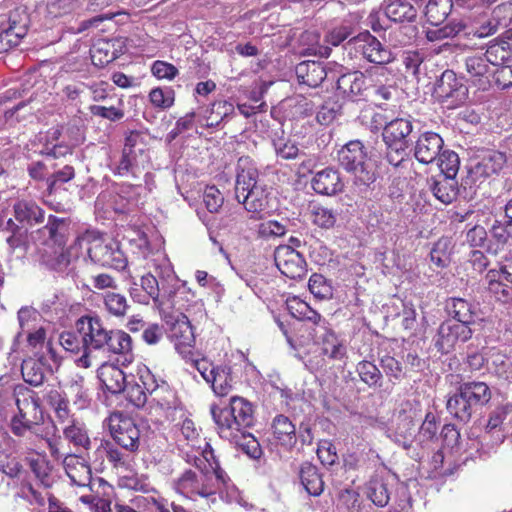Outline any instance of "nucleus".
Returning a JSON list of instances; mask_svg holds the SVG:
<instances>
[{
    "label": "nucleus",
    "mask_w": 512,
    "mask_h": 512,
    "mask_svg": "<svg viewBox=\"0 0 512 512\" xmlns=\"http://www.w3.org/2000/svg\"><path fill=\"white\" fill-rule=\"evenodd\" d=\"M76 329L82 336L83 344L78 363L84 368L108 362L112 356H127L132 352L130 335L123 330L106 329L98 316L80 317L76 321Z\"/></svg>",
    "instance_id": "nucleus-1"
},
{
    "label": "nucleus",
    "mask_w": 512,
    "mask_h": 512,
    "mask_svg": "<svg viewBox=\"0 0 512 512\" xmlns=\"http://www.w3.org/2000/svg\"><path fill=\"white\" fill-rule=\"evenodd\" d=\"M211 413L221 437L231 439H236L238 432L252 427L255 420L252 404L237 396L231 398L230 405L226 408L212 406Z\"/></svg>",
    "instance_id": "nucleus-2"
},
{
    "label": "nucleus",
    "mask_w": 512,
    "mask_h": 512,
    "mask_svg": "<svg viewBox=\"0 0 512 512\" xmlns=\"http://www.w3.org/2000/svg\"><path fill=\"white\" fill-rule=\"evenodd\" d=\"M16 407L18 413L11 420V430L16 436L34 431L43 422L40 399L35 391L25 385L16 386Z\"/></svg>",
    "instance_id": "nucleus-3"
},
{
    "label": "nucleus",
    "mask_w": 512,
    "mask_h": 512,
    "mask_svg": "<svg viewBox=\"0 0 512 512\" xmlns=\"http://www.w3.org/2000/svg\"><path fill=\"white\" fill-rule=\"evenodd\" d=\"M81 240L88 245L87 254L93 263L119 271L127 267V258L117 241L96 232L86 233Z\"/></svg>",
    "instance_id": "nucleus-4"
},
{
    "label": "nucleus",
    "mask_w": 512,
    "mask_h": 512,
    "mask_svg": "<svg viewBox=\"0 0 512 512\" xmlns=\"http://www.w3.org/2000/svg\"><path fill=\"white\" fill-rule=\"evenodd\" d=\"M168 308L169 305L159 311L166 327L167 336L174 344L175 350L183 358H187L192 354V348L195 344L191 323L182 312L178 310L168 311Z\"/></svg>",
    "instance_id": "nucleus-5"
},
{
    "label": "nucleus",
    "mask_w": 512,
    "mask_h": 512,
    "mask_svg": "<svg viewBox=\"0 0 512 512\" xmlns=\"http://www.w3.org/2000/svg\"><path fill=\"white\" fill-rule=\"evenodd\" d=\"M339 163L347 172L354 174L356 180L363 185L375 181V174L367 163L364 145L359 140L348 142L339 151Z\"/></svg>",
    "instance_id": "nucleus-6"
},
{
    "label": "nucleus",
    "mask_w": 512,
    "mask_h": 512,
    "mask_svg": "<svg viewBox=\"0 0 512 512\" xmlns=\"http://www.w3.org/2000/svg\"><path fill=\"white\" fill-rule=\"evenodd\" d=\"M387 69L382 67H370L365 72L352 71L341 75L337 80V90L346 98L355 100L363 96L372 82L379 77H385Z\"/></svg>",
    "instance_id": "nucleus-7"
},
{
    "label": "nucleus",
    "mask_w": 512,
    "mask_h": 512,
    "mask_svg": "<svg viewBox=\"0 0 512 512\" xmlns=\"http://www.w3.org/2000/svg\"><path fill=\"white\" fill-rule=\"evenodd\" d=\"M502 51L501 61L504 62L509 58V52L504 44H495L488 47L486 53L482 56H470L465 59V70L468 80L472 81L480 89H486L490 83V66L489 63L495 64L493 56L497 52Z\"/></svg>",
    "instance_id": "nucleus-8"
},
{
    "label": "nucleus",
    "mask_w": 512,
    "mask_h": 512,
    "mask_svg": "<svg viewBox=\"0 0 512 512\" xmlns=\"http://www.w3.org/2000/svg\"><path fill=\"white\" fill-rule=\"evenodd\" d=\"M109 431L116 444L135 452L140 443V430L134 420L123 413H112L108 419Z\"/></svg>",
    "instance_id": "nucleus-9"
},
{
    "label": "nucleus",
    "mask_w": 512,
    "mask_h": 512,
    "mask_svg": "<svg viewBox=\"0 0 512 512\" xmlns=\"http://www.w3.org/2000/svg\"><path fill=\"white\" fill-rule=\"evenodd\" d=\"M195 367L217 396L225 397L232 391L234 378L230 366H216L206 359H201L195 361Z\"/></svg>",
    "instance_id": "nucleus-10"
},
{
    "label": "nucleus",
    "mask_w": 512,
    "mask_h": 512,
    "mask_svg": "<svg viewBox=\"0 0 512 512\" xmlns=\"http://www.w3.org/2000/svg\"><path fill=\"white\" fill-rule=\"evenodd\" d=\"M467 88L452 70H445L434 87L435 97L447 107L453 108L464 102Z\"/></svg>",
    "instance_id": "nucleus-11"
},
{
    "label": "nucleus",
    "mask_w": 512,
    "mask_h": 512,
    "mask_svg": "<svg viewBox=\"0 0 512 512\" xmlns=\"http://www.w3.org/2000/svg\"><path fill=\"white\" fill-rule=\"evenodd\" d=\"M274 260L279 271L288 278L302 279L306 275L302 254L290 245H279L274 251Z\"/></svg>",
    "instance_id": "nucleus-12"
},
{
    "label": "nucleus",
    "mask_w": 512,
    "mask_h": 512,
    "mask_svg": "<svg viewBox=\"0 0 512 512\" xmlns=\"http://www.w3.org/2000/svg\"><path fill=\"white\" fill-rule=\"evenodd\" d=\"M471 337L472 330L469 326L445 321L439 326L434 342L438 351L448 353L457 342H466Z\"/></svg>",
    "instance_id": "nucleus-13"
},
{
    "label": "nucleus",
    "mask_w": 512,
    "mask_h": 512,
    "mask_svg": "<svg viewBox=\"0 0 512 512\" xmlns=\"http://www.w3.org/2000/svg\"><path fill=\"white\" fill-rule=\"evenodd\" d=\"M358 51L367 61L382 67L394 61V54L373 35L365 33L357 38Z\"/></svg>",
    "instance_id": "nucleus-14"
},
{
    "label": "nucleus",
    "mask_w": 512,
    "mask_h": 512,
    "mask_svg": "<svg viewBox=\"0 0 512 512\" xmlns=\"http://www.w3.org/2000/svg\"><path fill=\"white\" fill-rule=\"evenodd\" d=\"M52 367L44 354H35L25 359L21 365V373L24 381L31 386H41L48 374H51Z\"/></svg>",
    "instance_id": "nucleus-15"
},
{
    "label": "nucleus",
    "mask_w": 512,
    "mask_h": 512,
    "mask_svg": "<svg viewBox=\"0 0 512 512\" xmlns=\"http://www.w3.org/2000/svg\"><path fill=\"white\" fill-rule=\"evenodd\" d=\"M140 285L159 311L168 306L176 293L174 285H166L163 282L161 284L152 274H144L140 279Z\"/></svg>",
    "instance_id": "nucleus-16"
},
{
    "label": "nucleus",
    "mask_w": 512,
    "mask_h": 512,
    "mask_svg": "<svg viewBox=\"0 0 512 512\" xmlns=\"http://www.w3.org/2000/svg\"><path fill=\"white\" fill-rule=\"evenodd\" d=\"M444 145L441 136L435 132H424L414 145V156L422 164L434 162Z\"/></svg>",
    "instance_id": "nucleus-17"
},
{
    "label": "nucleus",
    "mask_w": 512,
    "mask_h": 512,
    "mask_svg": "<svg viewBox=\"0 0 512 512\" xmlns=\"http://www.w3.org/2000/svg\"><path fill=\"white\" fill-rule=\"evenodd\" d=\"M506 155L499 151H487L469 168L474 181L498 174L506 164Z\"/></svg>",
    "instance_id": "nucleus-18"
},
{
    "label": "nucleus",
    "mask_w": 512,
    "mask_h": 512,
    "mask_svg": "<svg viewBox=\"0 0 512 512\" xmlns=\"http://www.w3.org/2000/svg\"><path fill=\"white\" fill-rule=\"evenodd\" d=\"M413 131L410 118H395L385 124L382 139L385 144H396L410 147L409 135Z\"/></svg>",
    "instance_id": "nucleus-19"
},
{
    "label": "nucleus",
    "mask_w": 512,
    "mask_h": 512,
    "mask_svg": "<svg viewBox=\"0 0 512 512\" xmlns=\"http://www.w3.org/2000/svg\"><path fill=\"white\" fill-rule=\"evenodd\" d=\"M258 170L249 157H241L237 163V175L235 184V197L240 200V194L247 192L258 184Z\"/></svg>",
    "instance_id": "nucleus-20"
},
{
    "label": "nucleus",
    "mask_w": 512,
    "mask_h": 512,
    "mask_svg": "<svg viewBox=\"0 0 512 512\" xmlns=\"http://www.w3.org/2000/svg\"><path fill=\"white\" fill-rule=\"evenodd\" d=\"M311 184L314 191L322 195H335L343 189L339 172L332 168L318 171L312 178Z\"/></svg>",
    "instance_id": "nucleus-21"
},
{
    "label": "nucleus",
    "mask_w": 512,
    "mask_h": 512,
    "mask_svg": "<svg viewBox=\"0 0 512 512\" xmlns=\"http://www.w3.org/2000/svg\"><path fill=\"white\" fill-rule=\"evenodd\" d=\"M98 377L104 387L112 394L124 392L127 379L124 372L114 364L103 362L99 364Z\"/></svg>",
    "instance_id": "nucleus-22"
},
{
    "label": "nucleus",
    "mask_w": 512,
    "mask_h": 512,
    "mask_svg": "<svg viewBox=\"0 0 512 512\" xmlns=\"http://www.w3.org/2000/svg\"><path fill=\"white\" fill-rule=\"evenodd\" d=\"M199 455L186 453V462L199 468L201 470L200 480V494L201 497H209L214 495L220 488L219 485L211 475L210 470L206 469V462L209 460L205 457L202 458V452H198Z\"/></svg>",
    "instance_id": "nucleus-23"
},
{
    "label": "nucleus",
    "mask_w": 512,
    "mask_h": 512,
    "mask_svg": "<svg viewBox=\"0 0 512 512\" xmlns=\"http://www.w3.org/2000/svg\"><path fill=\"white\" fill-rule=\"evenodd\" d=\"M295 72L299 83L311 88L318 87L327 76L324 66L315 61L299 63L295 68Z\"/></svg>",
    "instance_id": "nucleus-24"
},
{
    "label": "nucleus",
    "mask_w": 512,
    "mask_h": 512,
    "mask_svg": "<svg viewBox=\"0 0 512 512\" xmlns=\"http://www.w3.org/2000/svg\"><path fill=\"white\" fill-rule=\"evenodd\" d=\"M429 189L437 200L443 204L452 203L459 193L458 182L455 178L440 176L429 180Z\"/></svg>",
    "instance_id": "nucleus-25"
},
{
    "label": "nucleus",
    "mask_w": 512,
    "mask_h": 512,
    "mask_svg": "<svg viewBox=\"0 0 512 512\" xmlns=\"http://www.w3.org/2000/svg\"><path fill=\"white\" fill-rule=\"evenodd\" d=\"M385 15L394 22H415L417 9L407 0H389L384 4Z\"/></svg>",
    "instance_id": "nucleus-26"
},
{
    "label": "nucleus",
    "mask_w": 512,
    "mask_h": 512,
    "mask_svg": "<svg viewBox=\"0 0 512 512\" xmlns=\"http://www.w3.org/2000/svg\"><path fill=\"white\" fill-rule=\"evenodd\" d=\"M274 439L282 446L292 449L297 442L296 428L285 415H277L272 422Z\"/></svg>",
    "instance_id": "nucleus-27"
},
{
    "label": "nucleus",
    "mask_w": 512,
    "mask_h": 512,
    "mask_svg": "<svg viewBox=\"0 0 512 512\" xmlns=\"http://www.w3.org/2000/svg\"><path fill=\"white\" fill-rule=\"evenodd\" d=\"M459 388L467 401L471 403V407L475 413L491 399L490 388L484 382H466L461 384Z\"/></svg>",
    "instance_id": "nucleus-28"
},
{
    "label": "nucleus",
    "mask_w": 512,
    "mask_h": 512,
    "mask_svg": "<svg viewBox=\"0 0 512 512\" xmlns=\"http://www.w3.org/2000/svg\"><path fill=\"white\" fill-rule=\"evenodd\" d=\"M66 473L70 480L78 486H86L91 480V469L84 460L75 455H69L64 459Z\"/></svg>",
    "instance_id": "nucleus-29"
},
{
    "label": "nucleus",
    "mask_w": 512,
    "mask_h": 512,
    "mask_svg": "<svg viewBox=\"0 0 512 512\" xmlns=\"http://www.w3.org/2000/svg\"><path fill=\"white\" fill-rule=\"evenodd\" d=\"M507 225L502 226L500 224H495L491 228V239L489 240V244L487 246V252L494 256H502L512 254V251L509 249L511 246V242L509 240V236L512 233L507 230Z\"/></svg>",
    "instance_id": "nucleus-30"
},
{
    "label": "nucleus",
    "mask_w": 512,
    "mask_h": 512,
    "mask_svg": "<svg viewBox=\"0 0 512 512\" xmlns=\"http://www.w3.org/2000/svg\"><path fill=\"white\" fill-rule=\"evenodd\" d=\"M446 409L453 418L462 423H468L473 414H475V411L471 407V403L467 401L460 388H458L456 393L448 397Z\"/></svg>",
    "instance_id": "nucleus-31"
},
{
    "label": "nucleus",
    "mask_w": 512,
    "mask_h": 512,
    "mask_svg": "<svg viewBox=\"0 0 512 512\" xmlns=\"http://www.w3.org/2000/svg\"><path fill=\"white\" fill-rule=\"evenodd\" d=\"M301 484L309 495L318 496L324 490V481L316 466L309 462L301 465L299 470Z\"/></svg>",
    "instance_id": "nucleus-32"
},
{
    "label": "nucleus",
    "mask_w": 512,
    "mask_h": 512,
    "mask_svg": "<svg viewBox=\"0 0 512 512\" xmlns=\"http://www.w3.org/2000/svg\"><path fill=\"white\" fill-rule=\"evenodd\" d=\"M13 210L15 218L19 222L33 225L44 221L45 212L34 201L20 200L14 204Z\"/></svg>",
    "instance_id": "nucleus-33"
},
{
    "label": "nucleus",
    "mask_w": 512,
    "mask_h": 512,
    "mask_svg": "<svg viewBox=\"0 0 512 512\" xmlns=\"http://www.w3.org/2000/svg\"><path fill=\"white\" fill-rule=\"evenodd\" d=\"M180 436L183 438H179V446L181 447V451L186 459V453L199 455L198 452L204 453V451H200L201 447L198 445L199 443V433L195 428L194 422L190 419H185L180 428Z\"/></svg>",
    "instance_id": "nucleus-34"
},
{
    "label": "nucleus",
    "mask_w": 512,
    "mask_h": 512,
    "mask_svg": "<svg viewBox=\"0 0 512 512\" xmlns=\"http://www.w3.org/2000/svg\"><path fill=\"white\" fill-rule=\"evenodd\" d=\"M446 310L459 324L470 327L474 323L472 305L463 298H449L446 301Z\"/></svg>",
    "instance_id": "nucleus-35"
},
{
    "label": "nucleus",
    "mask_w": 512,
    "mask_h": 512,
    "mask_svg": "<svg viewBox=\"0 0 512 512\" xmlns=\"http://www.w3.org/2000/svg\"><path fill=\"white\" fill-rule=\"evenodd\" d=\"M53 250H44L41 255V263L48 269L64 272L70 265V252L64 249V245H56Z\"/></svg>",
    "instance_id": "nucleus-36"
},
{
    "label": "nucleus",
    "mask_w": 512,
    "mask_h": 512,
    "mask_svg": "<svg viewBox=\"0 0 512 512\" xmlns=\"http://www.w3.org/2000/svg\"><path fill=\"white\" fill-rule=\"evenodd\" d=\"M488 290L495 295V297L502 302H509L512 300V287L506 280L502 278V275L498 269H490L486 276Z\"/></svg>",
    "instance_id": "nucleus-37"
},
{
    "label": "nucleus",
    "mask_w": 512,
    "mask_h": 512,
    "mask_svg": "<svg viewBox=\"0 0 512 512\" xmlns=\"http://www.w3.org/2000/svg\"><path fill=\"white\" fill-rule=\"evenodd\" d=\"M453 7L452 0H428L425 6V16L427 21L433 25H441Z\"/></svg>",
    "instance_id": "nucleus-38"
},
{
    "label": "nucleus",
    "mask_w": 512,
    "mask_h": 512,
    "mask_svg": "<svg viewBox=\"0 0 512 512\" xmlns=\"http://www.w3.org/2000/svg\"><path fill=\"white\" fill-rule=\"evenodd\" d=\"M3 231L8 233L6 243L10 250L14 252L16 249L24 250L28 247V230L23 226H19L13 219H8L3 227Z\"/></svg>",
    "instance_id": "nucleus-39"
},
{
    "label": "nucleus",
    "mask_w": 512,
    "mask_h": 512,
    "mask_svg": "<svg viewBox=\"0 0 512 512\" xmlns=\"http://www.w3.org/2000/svg\"><path fill=\"white\" fill-rule=\"evenodd\" d=\"M102 299L104 309L116 318H124L130 309L126 296L121 293L108 291L103 294Z\"/></svg>",
    "instance_id": "nucleus-40"
},
{
    "label": "nucleus",
    "mask_w": 512,
    "mask_h": 512,
    "mask_svg": "<svg viewBox=\"0 0 512 512\" xmlns=\"http://www.w3.org/2000/svg\"><path fill=\"white\" fill-rule=\"evenodd\" d=\"M466 25L462 21H450L443 26H435V28L427 29L425 32L426 39L429 42H441L446 39L456 37L465 29Z\"/></svg>",
    "instance_id": "nucleus-41"
},
{
    "label": "nucleus",
    "mask_w": 512,
    "mask_h": 512,
    "mask_svg": "<svg viewBox=\"0 0 512 512\" xmlns=\"http://www.w3.org/2000/svg\"><path fill=\"white\" fill-rule=\"evenodd\" d=\"M28 24L29 16L21 8L11 11L8 19L0 22V25H3L7 31L13 33L19 39H22L27 34Z\"/></svg>",
    "instance_id": "nucleus-42"
},
{
    "label": "nucleus",
    "mask_w": 512,
    "mask_h": 512,
    "mask_svg": "<svg viewBox=\"0 0 512 512\" xmlns=\"http://www.w3.org/2000/svg\"><path fill=\"white\" fill-rule=\"evenodd\" d=\"M239 203H243L245 209L249 212H260L266 209L267 207V192L261 186L258 185L253 189L240 194Z\"/></svg>",
    "instance_id": "nucleus-43"
},
{
    "label": "nucleus",
    "mask_w": 512,
    "mask_h": 512,
    "mask_svg": "<svg viewBox=\"0 0 512 512\" xmlns=\"http://www.w3.org/2000/svg\"><path fill=\"white\" fill-rule=\"evenodd\" d=\"M175 399V394L169 385L161 380L160 387L148 399V406L161 411L169 410L175 406Z\"/></svg>",
    "instance_id": "nucleus-44"
},
{
    "label": "nucleus",
    "mask_w": 512,
    "mask_h": 512,
    "mask_svg": "<svg viewBox=\"0 0 512 512\" xmlns=\"http://www.w3.org/2000/svg\"><path fill=\"white\" fill-rule=\"evenodd\" d=\"M414 417L415 411L412 409L411 403L409 401L401 403L397 412L396 432L398 435L403 438H407L412 435V431L415 427Z\"/></svg>",
    "instance_id": "nucleus-45"
},
{
    "label": "nucleus",
    "mask_w": 512,
    "mask_h": 512,
    "mask_svg": "<svg viewBox=\"0 0 512 512\" xmlns=\"http://www.w3.org/2000/svg\"><path fill=\"white\" fill-rule=\"evenodd\" d=\"M207 112L206 126L218 127L225 119L234 114V105L226 100L215 101Z\"/></svg>",
    "instance_id": "nucleus-46"
},
{
    "label": "nucleus",
    "mask_w": 512,
    "mask_h": 512,
    "mask_svg": "<svg viewBox=\"0 0 512 512\" xmlns=\"http://www.w3.org/2000/svg\"><path fill=\"white\" fill-rule=\"evenodd\" d=\"M175 490L189 498L200 494V480L192 470H186L174 481Z\"/></svg>",
    "instance_id": "nucleus-47"
},
{
    "label": "nucleus",
    "mask_w": 512,
    "mask_h": 512,
    "mask_svg": "<svg viewBox=\"0 0 512 512\" xmlns=\"http://www.w3.org/2000/svg\"><path fill=\"white\" fill-rule=\"evenodd\" d=\"M67 228L68 223L65 218L50 215L47 224L40 231L42 233H48L49 239L55 245H64Z\"/></svg>",
    "instance_id": "nucleus-48"
},
{
    "label": "nucleus",
    "mask_w": 512,
    "mask_h": 512,
    "mask_svg": "<svg viewBox=\"0 0 512 512\" xmlns=\"http://www.w3.org/2000/svg\"><path fill=\"white\" fill-rule=\"evenodd\" d=\"M323 331L324 333L321 336L323 353L334 360L343 359L346 355L345 345L340 340H338L333 332L327 331L324 327Z\"/></svg>",
    "instance_id": "nucleus-49"
},
{
    "label": "nucleus",
    "mask_w": 512,
    "mask_h": 512,
    "mask_svg": "<svg viewBox=\"0 0 512 512\" xmlns=\"http://www.w3.org/2000/svg\"><path fill=\"white\" fill-rule=\"evenodd\" d=\"M63 434L65 436V439L68 440L70 443H73L75 446L82 447L84 449H89L91 444L90 438L88 437L86 430L80 423H77L74 420H72L71 424H69L63 429Z\"/></svg>",
    "instance_id": "nucleus-50"
},
{
    "label": "nucleus",
    "mask_w": 512,
    "mask_h": 512,
    "mask_svg": "<svg viewBox=\"0 0 512 512\" xmlns=\"http://www.w3.org/2000/svg\"><path fill=\"white\" fill-rule=\"evenodd\" d=\"M75 176V170L70 165H65L63 168L56 170L50 177L46 179L47 191L49 195L56 194L61 186Z\"/></svg>",
    "instance_id": "nucleus-51"
},
{
    "label": "nucleus",
    "mask_w": 512,
    "mask_h": 512,
    "mask_svg": "<svg viewBox=\"0 0 512 512\" xmlns=\"http://www.w3.org/2000/svg\"><path fill=\"white\" fill-rule=\"evenodd\" d=\"M436 160L442 173L441 176L455 178L460 164L459 157L455 152L449 150L440 152Z\"/></svg>",
    "instance_id": "nucleus-52"
},
{
    "label": "nucleus",
    "mask_w": 512,
    "mask_h": 512,
    "mask_svg": "<svg viewBox=\"0 0 512 512\" xmlns=\"http://www.w3.org/2000/svg\"><path fill=\"white\" fill-rule=\"evenodd\" d=\"M311 216L315 225L325 229L332 228L337 219V213L333 209L322 205H313Z\"/></svg>",
    "instance_id": "nucleus-53"
},
{
    "label": "nucleus",
    "mask_w": 512,
    "mask_h": 512,
    "mask_svg": "<svg viewBox=\"0 0 512 512\" xmlns=\"http://www.w3.org/2000/svg\"><path fill=\"white\" fill-rule=\"evenodd\" d=\"M147 274H152V276H154L155 279H158L161 284L162 282L166 285H172V282L176 283V277L173 269L164 258L160 261L153 260L152 267Z\"/></svg>",
    "instance_id": "nucleus-54"
},
{
    "label": "nucleus",
    "mask_w": 512,
    "mask_h": 512,
    "mask_svg": "<svg viewBox=\"0 0 512 512\" xmlns=\"http://www.w3.org/2000/svg\"><path fill=\"white\" fill-rule=\"evenodd\" d=\"M356 370L361 380L368 386H380L382 374L375 364L369 361H361L358 363Z\"/></svg>",
    "instance_id": "nucleus-55"
},
{
    "label": "nucleus",
    "mask_w": 512,
    "mask_h": 512,
    "mask_svg": "<svg viewBox=\"0 0 512 512\" xmlns=\"http://www.w3.org/2000/svg\"><path fill=\"white\" fill-rule=\"evenodd\" d=\"M367 496L379 507L386 506L389 501V492L386 484L378 479L371 480L368 483Z\"/></svg>",
    "instance_id": "nucleus-56"
},
{
    "label": "nucleus",
    "mask_w": 512,
    "mask_h": 512,
    "mask_svg": "<svg viewBox=\"0 0 512 512\" xmlns=\"http://www.w3.org/2000/svg\"><path fill=\"white\" fill-rule=\"evenodd\" d=\"M149 99L153 106L168 109L174 104L175 92L171 87H157L150 91Z\"/></svg>",
    "instance_id": "nucleus-57"
},
{
    "label": "nucleus",
    "mask_w": 512,
    "mask_h": 512,
    "mask_svg": "<svg viewBox=\"0 0 512 512\" xmlns=\"http://www.w3.org/2000/svg\"><path fill=\"white\" fill-rule=\"evenodd\" d=\"M127 399L134 406L140 408L148 405V397L147 392L143 390L139 380H134L133 382L128 381L125 387Z\"/></svg>",
    "instance_id": "nucleus-58"
},
{
    "label": "nucleus",
    "mask_w": 512,
    "mask_h": 512,
    "mask_svg": "<svg viewBox=\"0 0 512 512\" xmlns=\"http://www.w3.org/2000/svg\"><path fill=\"white\" fill-rule=\"evenodd\" d=\"M509 413L510 410L507 406L497 407L489 416V420L486 425V431L491 433L494 430L499 429L500 431L507 433L508 429L505 420L507 419Z\"/></svg>",
    "instance_id": "nucleus-59"
},
{
    "label": "nucleus",
    "mask_w": 512,
    "mask_h": 512,
    "mask_svg": "<svg viewBox=\"0 0 512 512\" xmlns=\"http://www.w3.org/2000/svg\"><path fill=\"white\" fill-rule=\"evenodd\" d=\"M273 146L277 156L281 157L284 160L295 159L299 154V149L297 145L290 139H274Z\"/></svg>",
    "instance_id": "nucleus-60"
},
{
    "label": "nucleus",
    "mask_w": 512,
    "mask_h": 512,
    "mask_svg": "<svg viewBox=\"0 0 512 512\" xmlns=\"http://www.w3.org/2000/svg\"><path fill=\"white\" fill-rule=\"evenodd\" d=\"M430 259L438 268L446 267L449 264L450 254L446 239H441L434 245L430 251Z\"/></svg>",
    "instance_id": "nucleus-61"
},
{
    "label": "nucleus",
    "mask_w": 512,
    "mask_h": 512,
    "mask_svg": "<svg viewBox=\"0 0 512 512\" xmlns=\"http://www.w3.org/2000/svg\"><path fill=\"white\" fill-rule=\"evenodd\" d=\"M341 106L336 101H326L317 112L316 120L321 125L331 124L340 112Z\"/></svg>",
    "instance_id": "nucleus-62"
},
{
    "label": "nucleus",
    "mask_w": 512,
    "mask_h": 512,
    "mask_svg": "<svg viewBox=\"0 0 512 512\" xmlns=\"http://www.w3.org/2000/svg\"><path fill=\"white\" fill-rule=\"evenodd\" d=\"M203 202L209 212L217 213L224 203V197L215 186H209L204 190Z\"/></svg>",
    "instance_id": "nucleus-63"
},
{
    "label": "nucleus",
    "mask_w": 512,
    "mask_h": 512,
    "mask_svg": "<svg viewBox=\"0 0 512 512\" xmlns=\"http://www.w3.org/2000/svg\"><path fill=\"white\" fill-rule=\"evenodd\" d=\"M308 286L310 292L320 299L328 298L331 295V286L327 284L321 274H313L309 279Z\"/></svg>",
    "instance_id": "nucleus-64"
}]
</instances>
